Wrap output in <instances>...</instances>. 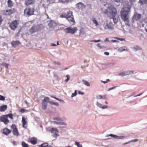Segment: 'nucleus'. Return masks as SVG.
Wrapping results in <instances>:
<instances>
[{
    "mask_svg": "<svg viewBox=\"0 0 147 147\" xmlns=\"http://www.w3.org/2000/svg\"><path fill=\"white\" fill-rule=\"evenodd\" d=\"M22 126L23 127L26 128L27 126V122L26 121V118L23 117H22Z\"/></svg>",
    "mask_w": 147,
    "mask_h": 147,
    "instance_id": "18",
    "label": "nucleus"
},
{
    "mask_svg": "<svg viewBox=\"0 0 147 147\" xmlns=\"http://www.w3.org/2000/svg\"><path fill=\"white\" fill-rule=\"evenodd\" d=\"M25 111L26 110L23 109H20V111L22 113H24L25 112Z\"/></svg>",
    "mask_w": 147,
    "mask_h": 147,
    "instance_id": "46",
    "label": "nucleus"
},
{
    "mask_svg": "<svg viewBox=\"0 0 147 147\" xmlns=\"http://www.w3.org/2000/svg\"><path fill=\"white\" fill-rule=\"evenodd\" d=\"M60 17L61 18H65L72 24H74L75 23V21L74 19V16L73 15L72 11H69L66 13H62L60 16Z\"/></svg>",
    "mask_w": 147,
    "mask_h": 147,
    "instance_id": "3",
    "label": "nucleus"
},
{
    "mask_svg": "<svg viewBox=\"0 0 147 147\" xmlns=\"http://www.w3.org/2000/svg\"><path fill=\"white\" fill-rule=\"evenodd\" d=\"M73 0H59L60 2L63 3H68L70 2H71Z\"/></svg>",
    "mask_w": 147,
    "mask_h": 147,
    "instance_id": "28",
    "label": "nucleus"
},
{
    "mask_svg": "<svg viewBox=\"0 0 147 147\" xmlns=\"http://www.w3.org/2000/svg\"><path fill=\"white\" fill-rule=\"evenodd\" d=\"M47 2H49V3H53L54 0H47Z\"/></svg>",
    "mask_w": 147,
    "mask_h": 147,
    "instance_id": "47",
    "label": "nucleus"
},
{
    "mask_svg": "<svg viewBox=\"0 0 147 147\" xmlns=\"http://www.w3.org/2000/svg\"><path fill=\"white\" fill-rule=\"evenodd\" d=\"M97 105L100 108H102L103 109H106L108 107L107 106H103L102 104L99 103L98 102H97Z\"/></svg>",
    "mask_w": 147,
    "mask_h": 147,
    "instance_id": "24",
    "label": "nucleus"
},
{
    "mask_svg": "<svg viewBox=\"0 0 147 147\" xmlns=\"http://www.w3.org/2000/svg\"><path fill=\"white\" fill-rule=\"evenodd\" d=\"M7 109V106L6 105H4L0 107V111L3 112L5 111Z\"/></svg>",
    "mask_w": 147,
    "mask_h": 147,
    "instance_id": "22",
    "label": "nucleus"
},
{
    "mask_svg": "<svg viewBox=\"0 0 147 147\" xmlns=\"http://www.w3.org/2000/svg\"><path fill=\"white\" fill-rule=\"evenodd\" d=\"M54 119L55 120H57V121H60V119L58 117H55L54 118Z\"/></svg>",
    "mask_w": 147,
    "mask_h": 147,
    "instance_id": "51",
    "label": "nucleus"
},
{
    "mask_svg": "<svg viewBox=\"0 0 147 147\" xmlns=\"http://www.w3.org/2000/svg\"><path fill=\"white\" fill-rule=\"evenodd\" d=\"M77 30L78 29L76 27L73 28L71 27H69L65 29V31L66 33L73 34L75 33Z\"/></svg>",
    "mask_w": 147,
    "mask_h": 147,
    "instance_id": "8",
    "label": "nucleus"
},
{
    "mask_svg": "<svg viewBox=\"0 0 147 147\" xmlns=\"http://www.w3.org/2000/svg\"><path fill=\"white\" fill-rule=\"evenodd\" d=\"M39 146L40 147H52L51 146H49L48 143H47L42 144L40 145Z\"/></svg>",
    "mask_w": 147,
    "mask_h": 147,
    "instance_id": "27",
    "label": "nucleus"
},
{
    "mask_svg": "<svg viewBox=\"0 0 147 147\" xmlns=\"http://www.w3.org/2000/svg\"><path fill=\"white\" fill-rule=\"evenodd\" d=\"M103 26L105 30L109 29L113 30L114 29V25L111 22H108L107 21H106L104 23Z\"/></svg>",
    "mask_w": 147,
    "mask_h": 147,
    "instance_id": "5",
    "label": "nucleus"
},
{
    "mask_svg": "<svg viewBox=\"0 0 147 147\" xmlns=\"http://www.w3.org/2000/svg\"><path fill=\"white\" fill-rule=\"evenodd\" d=\"M22 147H29L28 145L24 142H22Z\"/></svg>",
    "mask_w": 147,
    "mask_h": 147,
    "instance_id": "32",
    "label": "nucleus"
},
{
    "mask_svg": "<svg viewBox=\"0 0 147 147\" xmlns=\"http://www.w3.org/2000/svg\"><path fill=\"white\" fill-rule=\"evenodd\" d=\"M51 97H52L53 98H55V99H56V100H59V98H57L56 97H55L54 96H51Z\"/></svg>",
    "mask_w": 147,
    "mask_h": 147,
    "instance_id": "60",
    "label": "nucleus"
},
{
    "mask_svg": "<svg viewBox=\"0 0 147 147\" xmlns=\"http://www.w3.org/2000/svg\"><path fill=\"white\" fill-rule=\"evenodd\" d=\"M139 2L141 5L146 3L147 2V0H139Z\"/></svg>",
    "mask_w": 147,
    "mask_h": 147,
    "instance_id": "31",
    "label": "nucleus"
},
{
    "mask_svg": "<svg viewBox=\"0 0 147 147\" xmlns=\"http://www.w3.org/2000/svg\"><path fill=\"white\" fill-rule=\"evenodd\" d=\"M107 137L110 136L114 138H115V139H116V137H117V136L115 135H113V134H111L110 135H107Z\"/></svg>",
    "mask_w": 147,
    "mask_h": 147,
    "instance_id": "37",
    "label": "nucleus"
},
{
    "mask_svg": "<svg viewBox=\"0 0 147 147\" xmlns=\"http://www.w3.org/2000/svg\"><path fill=\"white\" fill-rule=\"evenodd\" d=\"M3 20L2 19V18L1 16L0 15V25L1 24Z\"/></svg>",
    "mask_w": 147,
    "mask_h": 147,
    "instance_id": "48",
    "label": "nucleus"
},
{
    "mask_svg": "<svg viewBox=\"0 0 147 147\" xmlns=\"http://www.w3.org/2000/svg\"><path fill=\"white\" fill-rule=\"evenodd\" d=\"M11 132V131L7 128H4L2 130L3 133L6 135H9Z\"/></svg>",
    "mask_w": 147,
    "mask_h": 147,
    "instance_id": "16",
    "label": "nucleus"
},
{
    "mask_svg": "<svg viewBox=\"0 0 147 147\" xmlns=\"http://www.w3.org/2000/svg\"><path fill=\"white\" fill-rule=\"evenodd\" d=\"M5 115L7 117V118L8 117H9L11 119H13V115L11 113L9 114Z\"/></svg>",
    "mask_w": 147,
    "mask_h": 147,
    "instance_id": "36",
    "label": "nucleus"
},
{
    "mask_svg": "<svg viewBox=\"0 0 147 147\" xmlns=\"http://www.w3.org/2000/svg\"><path fill=\"white\" fill-rule=\"evenodd\" d=\"M0 119L1 121L3 122L5 125L7 124L9 122V121L7 117L5 115H3L1 117Z\"/></svg>",
    "mask_w": 147,
    "mask_h": 147,
    "instance_id": "10",
    "label": "nucleus"
},
{
    "mask_svg": "<svg viewBox=\"0 0 147 147\" xmlns=\"http://www.w3.org/2000/svg\"><path fill=\"white\" fill-rule=\"evenodd\" d=\"M35 1L34 0H25V5L26 6L33 5L34 4Z\"/></svg>",
    "mask_w": 147,
    "mask_h": 147,
    "instance_id": "12",
    "label": "nucleus"
},
{
    "mask_svg": "<svg viewBox=\"0 0 147 147\" xmlns=\"http://www.w3.org/2000/svg\"><path fill=\"white\" fill-rule=\"evenodd\" d=\"M83 82L84 83V84H85L86 85L88 86H90V84L88 82V81H86V80H83Z\"/></svg>",
    "mask_w": 147,
    "mask_h": 147,
    "instance_id": "35",
    "label": "nucleus"
},
{
    "mask_svg": "<svg viewBox=\"0 0 147 147\" xmlns=\"http://www.w3.org/2000/svg\"><path fill=\"white\" fill-rule=\"evenodd\" d=\"M42 109L43 110L45 109L47 107V103L45 102H44V101H42Z\"/></svg>",
    "mask_w": 147,
    "mask_h": 147,
    "instance_id": "26",
    "label": "nucleus"
},
{
    "mask_svg": "<svg viewBox=\"0 0 147 147\" xmlns=\"http://www.w3.org/2000/svg\"><path fill=\"white\" fill-rule=\"evenodd\" d=\"M49 102L52 105H55L57 106H58L59 105L58 103L57 102Z\"/></svg>",
    "mask_w": 147,
    "mask_h": 147,
    "instance_id": "40",
    "label": "nucleus"
},
{
    "mask_svg": "<svg viewBox=\"0 0 147 147\" xmlns=\"http://www.w3.org/2000/svg\"><path fill=\"white\" fill-rule=\"evenodd\" d=\"M78 147H82V146L80 144V145L79 146H78Z\"/></svg>",
    "mask_w": 147,
    "mask_h": 147,
    "instance_id": "64",
    "label": "nucleus"
},
{
    "mask_svg": "<svg viewBox=\"0 0 147 147\" xmlns=\"http://www.w3.org/2000/svg\"><path fill=\"white\" fill-rule=\"evenodd\" d=\"M13 144L15 146L16 145H17L16 142L15 141H13Z\"/></svg>",
    "mask_w": 147,
    "mask_h": 147,
    "instance_id": "54",
    "label": "nucleus"
},
{
    "mask_svg": "<svg viewBox=\"0 0 147 147\" xmlns=\"http://www.w3.org/2000/svg\"><path fill=\"white\" fill-rule=\"evenodd\" d=\"M133 72L132 71H127L121 73H119V75L123 76L126 75H128L131 74H133Z\"/></svg>",
    "mask_w": 147,
    "mask_h": 147,
    "instance_id": "14",
    "label": "nucleus"
},
{
    "mask_svg": "<svg viewBox=\"0 0 147 147\" xmlns=\"http://www.w3.org/2000/svg\"><path fill=\"white\" fill-rule=\"evenodd\" d=\"M132 49L135 51H137L141 49V48L138 46H136L132 48Z\"/></svg>",
    "mask_w": 147,
    "mask_h": 147,
    "instance_id": "29",
    "label": "nucleus"
},
{
    "mask_svg": "<svg viewBox=\"0 0 147 147\" xmlns=\"http://www.w3.org/2000/svg\"><path fill=\"white\" fill-rule=\"evenodd\" d=\"M66 76L67 78V79L65 80V81L67 82L70 79V76L69 75H67Z\"/></svg>",
    "mask_w": 147,
    "mask_h": 147,
    "instance_id": "38",
    "label": "nucleus"
},
{
    "mask_svg": "<svg viewBox=\"0 0 147 147\" xmlns=\"http://www.w3.org/2000/svg\"><path fill=\"white\" fill-rule=\"evenodd\" d=\"M50 98L49 97H46L42 101H44V102H49V100Z\"/></svg>",
    "mask_w": 147,
    "mask_h": 147,
    "instance_id": "34",
    "label": "nucleus"
},
{
    "mask_svg": "<svg viewBox=\"0 0 147 147\" xmlns=\"http://www.w3.org/2000/svg\"><path fill=\"white\" fill-rule=\"evenodd\" d=\"M141 17V15L140 14L136 13L134 15L135 19L137 20H138L140 19Z\"/></svg>",
    "mask_w": 147,
    "mask_h": 147,
    "instance_id": "25",
    "label": "nucleus"
},
{
    "mask_svg": "<svg viewBox=\"0 0 147 147\" xmlns=\"http://www.w3.org/2000/svg\"><path fill=\"white\" fill-rule=\"evenodd\" d=\"M5 100V98L3 96L0 95V100Z\"/></svg>",
    "mask_w": 147,
    "mask_h": 147,
    "instance_id": "41",
    "label": "nucleus"
},
{
    "mask_svg": "<svg viewBox=\"0 0 147 147\" xmlns=\"http://www.w3.org/2000/svg\"><path fill=\"white\" fill-rule=\"evenodd\" d=\"M54 63L56 64H57V65H61V63H59V62H57V61H54Z\"/></svg>",
    "mask_w": 147,
    "mask_h": 147,
    "instance_id": "50",
    "label": "nucleus"
},
{
    "mask_svg": "<svg viewBox=\"0 0 147 147\" xmlns=\"http://www.w3.org/2000/svg\"><path fill=\"white\" fill-rule=\"evenodd\" d=\"M50 131L52 133H53L54 132H55V133H54L53 135V136L54 137L56 138L58 136H59V135L58 134L59 131L57 128H53L50 130Z\"/></svg>",
    "mask_w": 147,
    "mask_h": 147,
    "instance_id": "11",
    "label": "nucleus"
},
{
    "mask_svg": "<svg viewBox=\"0 0 147 147\" xmlns=\"http://www.w3.org/2000/svg\"><path fill=\"white\" fill-rule=\"evenodd\" d=\"M9 27L11 30H14L18 27L19 24L18 21L15 20L9 23Z\"/></svg>",
    "mask_w": 147,
    "mask_h": 147,
    "instance_id": "6",
    "label": "nucleus"
},
{
    "mask_svg": "<svg viewBox=\"0 0 147 147\" xmlns=\"http://www.w3.org/2000/svg\"><path fill=\"white\" fill-rule=\"evenodd\" d=\"M25 103L28 106L29 105V104L28 103V102L26 100H25L24 101Z\"/></svg>",
    "mask_w": 147,
    "mask_h": 147,
    "instance_id": "55",
    "label": "nucleus"
},
{
    "mask_svg": "<svg viewBox=\"0 0 147 147\" xmlns=\"http://www.w3.org/2000/svg\"><path fill=\"white\" fill-rule=\"evenodd\" d=\"M53 123L55 124H59V125H66L67 124L65 122H57V121H54Z\"/></svg>",
    "mask_w": 147,
    "mask_h": 147,
    "instance_id": "30",
    "label": "nucleus"
},
{
    "mask_svg": "<svg viewBox=\"0 0 147 147\" xmlns=\"http://www.w3.org/2000/svg\"><path fill=\"white\" fill-rule=\"evenodd\" d=\"M102 13L107 14L110 19H112L115 24L118 22L119 17L117 14V11L115 8L112 6H109L107 9L102 8Z\"/></svg>",
    "mask_w": 147,
    "mask_h": 147,
    "instance_id": "1",
    "label": "nucleus"
},
{
    "mask_svg": "<svg viewBox=\"0 0 147 147\" xmlns=\"http://www.w3.org/2000/svg\"><path fill=\"white\" fill-rule=\"evenodd\" d=\"M11 128L13 130V134L15 136H18L19 135L18 129L15 124H13L11 126Z\"/></svg>",
    "mask_w": 147,
    "mask_h": 147,
    "instance_id": "9",
    "label": "nucleus"
},
{
    "mask_svg": "<svg viewBox=\"0 0 147 147\" xmlns=\"http://www.w3.org/2000/svg\"><path fill=\"white\" fill-rule=\"evenodd\" d=\"M2 65L3 66H5L6 67L8 68V67L9 65L7 64L6 63H3L2 64Z\"/></svg>",
    "mask_w": 147,
    "mask_h": 147,
    "instance_id": "43",
    "label": "nucleus"
},
{
    "mask_svg": "<svg viewBox=\"0 0 147 147\" xmlns=\"http://www.w3.org/2000/svg\"><path fill=\"white\" fill-rule=\"evenodd\" d=\"M129 0L131 2H134L135 1V0Z\"/></svg>",
    "mask_w": 147,
    "mask_h": 147,
    "instance_id": "62",
    "label": "nucleus"
},
{
    "mask_svg": "<svg viewBox=\"0 0 147 147\" xmlns=\"http://www.w3.org/2000/svg\"><path fill=\"white\" fill-rule=\"evenodd\" d=\"M75 144L77 146H78L80 145V143L79 142H75Z\"/></svg>",
    "mask_w": 147,
    "mask_h": 147,
    "instance_id": "49",
    "label": "nucleus"
},
{
    "mask_svg": "<svg viewBox=\"0 0 147 147\" xmlns=\"http://www.w3.org/2000/svg\"><path fill=\"white\" fill-rule=\"evenodd\" d=\"M14 4V3L11 0H8L7 1L8 6L9 7L11 8Z\"/></svg>",
    "mask_w": 147,
    "mask_h": 147,
    "instance_id": "21",
    "label": "nucleus"
},
{
    "mask_svg": "<svg viewBox=\"0 0 147 147\" xmlns=\"http://www.w3.org/2000/svg\"><path fill=\"white\" fill-rule=\"evenodd\" d=\"M138 141V139H134V140H130V142H137V141Z\"/></svg>",
    "mask_w": 147,
    "mask_h": 147,
    "instance_id": "45",
    "label": "nucleus"
},
{
    "mask_svg": "<svg viewBox=\"0 0 147 147\" xmlns=\"http://www.w3.org/2000/svg\"><path fill=\"white\" fill-rule=\"evenodd\" d=\"M16 9L13 8L11 9H9L3 11V14L6 15L10 16L12 14L16 12Z\"/></svg>",
    "mask_w": 147,
    "mask_h": 147,
    "instance_id": "7",
    "label": "nucleus"
},
{
    "mask_svg": "<svg viewBox=\"0 0 147 147\" xmlns=\"http://www.w3.org/2000/svg\"><path fill=\"white\" fill-rule=\"evenodd\" d=\"M76 5L79 8H85L86 7V5L83 3L81 2L78 3L76 4Z\"/></svg>",
    "mask_w": 147,
    "mask_h": 147,
    "instance_id": "20",
    "label": "nucleus"
},
{
    "mask_svg": "<svg viewBox=\"0 0 147 147\" xmlns=\"http://www.w3.org/2000/svg\"><path fill=\"white\" fill-rule=\"evenodd\" d=\"M105 42H109V39L108 38H106L105 40Z\"/></svg>",
    "mask_w": 147,
    "mask_h": 147,
    "instance_id": "59",
    "label": "nucleus"
},
{
    "mask_svg": "<svg viewBox=\"0 0 147 147\" xmlns=\"http://www.w3.org/2000/svg\"><path fill=\"white\" fill-rule=\"evenodd\" d=\"M101 82L104 83V84H106V83H107V81H103L102 80L101 81Z\"/></svg>",
    "mask_w": 147,
    "mask_h": 147,
    "instance_id": "57",
    "label": "nucleus"
},
{
    "mask_svg": "<svg viewBox=\"0 0 147 147\" xmlns=\"http://www.w3.org/2000/svg\"><path fill=\"white\" fill-rule=\"evenodd\" d=\"M28 142L33 145L36 144L37 142V139L34 137L29 138L28 140Z\"/></svg>",
    "mask_w": 147,
    "mask_h": 147,
    "instance_id": "13",
    "label": "nucleus"
},
{
    "mask_svg": "<svg viewBox=\"0 0 147 147\" xmlns=\"http://www.w3.org/2000/svg\"><path fill=\"white\" fill-rule=\"evenodd\" d=\"M92 41H93V42H99L100 41V40H93Z\"/></svg>",
    "mask_w": 147,
    "mask_h": 147,
    "instance_id": "56",
    "label": "nucleus"
},
{
    "mask_svg": "<svg viewBox=\"0 0 147 147\" xmlns=\"http://www.w3.org/2000/svg\"><path fill=\"white\" fill-rule=\"evenodd\" d=\"M93 23L95 24L96 26H97L99 25L98 22L95 20V18H94L92 20Z\"/></svg>",
    "mask_w": 147,
    "mask_h": 147,
    "instance_id": "33",
    "label": "nucleus"
},
{
    "mask_svg": "<svg viewBox=\"0 0 147 147\" xmlns=\"http://www.w3.org/2000/svg\"><path fill=\"white\" fill-rule=\"evenodd\" d=\"M130 6L127 4H125L122 8L120 11L121 17L122 20L126 22L125 24L128 26H129L128 15L130 11Z\"/></svg>",
    "mask_w": 147,
    "mask_h": 147,
    "instance_id": "2",
    "label": "nucleus"
},
{
    "mask_svg": "<svg viewBox=\"0 0 147 147\" xmlns=\"http://www.w3.org/2000/svg\"><path fill=\"white\" fill-rule=\"evenodd\" d=\"M116 38L118 40H120L121 41H122L124 40V39L123 38Z\"/></svg>",
    "mask_w": 147,
    "mask_h": 147,
    "instance_id": "52",
    "label": "nucleus"
},
{
    "mask_svg": "<svg viewBox=\"0 0 147 147\" xmlns=\"http://www.w3.org/2000/svg\"><path fill=\"white\" fill-rule=\"evenodd\" d=\"M51 45L53 46H55L56 45L55 44H51Z\"/></svg>",
    "mask_w": 147,
    "mask_h": 147,
    "instance_id": "61",
    "label": "nucleus"
},
{
    "mask_svg": "<svg viewBox=\"0 0 147 147\" xmlns=\"http://www.w3.org/2000/svg\"><path fill=\"white\" fill-rule=\"evenodd\" d=\"M96 99H105L106 98V95H104L102 96L98 95L96 96Z\"/></svg>",
    "mask_w": 147,
    "mask_h": 147,
    "instance_id": "23",
    "label": "nucleus"
},
{
    "mask_svg": "<svg viewBox=\"0 0 147 147\" xmlns=\"http://www.w3.org/2000/svg\"><path fill=\"white\" fill-rule=\"evenodd\" d=\"M125 50V49L124 48H123V47L120 48L119 50V51L120 52H122Z\"/></svg>",
    "mask_w": 147,
    "mask_h": 147,
    "instance_id": "44",
    "label": "nucleus"
},
{
    "mask_svg": "<svg viewBox=\"0 0 147 147\" xmlns=\"http://www.w3.org/2000/svg\"><path fill=\"white\" fill-rule=\"evenodd\" d=\"M116 41V40H112V42H115Z\"/></svg>",
    "mask_w": 147,
    "mask_h": 147,
    "instance_id": "63",
    "label": "nucleus"
},
{
    "mask_svg": "<svg viewBox=\"0 0 147 147\" xmlns=\"http://www.w3.org/2000/svg\"><path fill=\"white\" fill-rule=\"evenodd\" d=\"M20 44V42L18 40L16 41H13L11 42L12 46L15 48L19 45Z\"/></svg>",
    "mask_w": 147,
    "mask_h": 147,
    "instance_id": "15",
    "label": "nucleus"
},
{
    "mask_svg": "<svg viewBox=\"0 0 147 147\" xmlns=\"http://www.w3.org/2000/svg\"><path fill=\"white\" fill-rule=\"evenodd\" d=\"M76 95H77V92H76V90L75 91L74 93H73L72 94L71 97H74V96H76Z\"/></svg>",
    "mask_w": 147,
    "mask_h": 147,
    "instance_id": "42",
    "label": "nucleus"
},
{
    "mask_svg": "<svg viewBox=\"0 0 147 147\" xmlns=\"http://www.w3.org/2000/svg\"><path fill=\"white\" fill-rule=\"evenodd\" d=\"M117 137H116V139H122L123 138H125V137L124 136H117Z\"/></svg>",
    "mask_w": 147,
    "mask_h": 147,
    "instance_id": "39",
    "label": "nucleus"
},
{
    "mask_svg": "<svg viewBox=\"0 0 147 147\" xmlns=\"http://www.w3.org/2000/svg\"><path fill=\"white\" fill-rule=\"evenodd\" d=\"M130 142H130V141H129V142H126V143H124L123 144L124 145H125V144H129V143H130Z\"/></svg>",
    "mask_w": 147,
    "mask_h": 147,
    "instance_id": "58",
    "label": "nucleus"
},
{
    "mask_svg": "<svg viewBox=\"0 0 147 147\" xmlns=\"http://www.w3.org/2000/svg\"><path fill=\"white\" fill-rule=\"evenodd\" d=\"M35 11L34 7H27L24 10V15L28 17L30 16L33 15Z\"/></svg>",
    "mask_w": 147,
    "mask_h": 147,
    "instance_id": "4",
    "label": "nucleus"
},
{
    "mask_svg": "<svg viewBox=\"0 0 147 147\" xmlns=\"http://www.w3.org/2000/svg\"><path fill=\"white\" fill-rule=\"evenodd\" d=\"M38 31L37 27L36 26H32L29 30L30 33L32 34Z\"/></svg>",
    "mask_w": 147,
    "mask_h": 147,
    "instance_id": "17",
    "label": "nucleus"
},
{
    "mask_svg": "<svg viewBox=\"0 0 147 147\" xmlns=\"http://www.w3.org/2000/svg\"><path fill=\"white\" fill-rule=\"evenodd\" d=\"M104 54L107 55H109V53L108 52H105L104 53Z\"/></svg>",
    "mask_w": 147,
    "mask_h": 147,
    "instance_id": "53",
    "label": "nucleus"
},
{
    "mask_svg": "<svg viewBox=\"0 0 147 147\" xmlns=\"http://www.w3.org/2000/svg\"><path fill=\"white\" fill-rule=\"evenodd\" d=\"M56 22L52 20L50 21L48 24V25L50 28H52L56 26Z\"/></svg>",
    "mask_w": 147,
    "mask_h": 147,
    "instance_id": "19",
    "label": "nucleus"
}]
</instances>
